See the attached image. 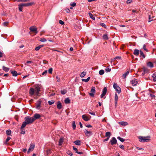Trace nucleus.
<instances>
[{"label": "nucleus", "mask_w": 156, "mask_h": 156, "mask_svg": "<svg viewBox=\"0 0 156 156\" xmlns=\"http://www.w3.org/2000/svg\"><path fill=\"white\" fill-rule=\"evenodd\" d=\"M138 137L139 139V141L141 142H147L151 140V137L150 136L146 137L140 136Z\"/></svg>", "instance_id": "f257e3e1"}, {"label": "nucleus", "mask_w": 156, "mask_h": 156, "mask_svg": "<svg viewBox=\"0 0 156 156\" xmlns=\"http://www.w3.org/2000/svg\"><path fill=\"white\" fill-rule=\"evenodd\" d=\"M24 119L28 124H31L34 121V119H33V117H31L29 116L25 117Z\"/></svg>", "instance_id": "f03ea898"}, {"label": "nucleus", "mask_w": 156, "mask_h": 156, "mask_svg": "<svg viewBox=\"0 0 156 156\" xmlns=\"http://www.w3.org/2000/svg\"><path fill=\"white\" fill-rule=\"evenodd\" d=\"M40 87L39 85H35V94L38 96L40 95L39 91L40 90Z\"/></svg>", "instance_id": "7ed1b4c3"}, {"label": "nucleus", "mask_w": 156, "mask_h": 156, "mask_svg": "<svg viewBox=\"0 0 156 156\" xmlns=\"http://www.w3.org/2000/svg\"><path fill=\"white\" fill-rule=\"evenodd\" d=\"M113 87L118 94H119L121 92V89L116 83H114Z\"/></svg>", "instance_id": "20e7f679"}, {"label": "nucleus", "mask_w": 156, "mask_h": 156, "mask_svg": "<svg viewBox=\"0 0 156 156\" xmlns=\"http://www.w3.org/2000/svg\"><path fill=\"white\" fill-rule=\"evenodd\" d=\"M95 91V88L94 87H92L90 90V93H89L90 96L94 97Z\"/></svg>", "instance_id": "39448f33"}, {"label": "nucleus", "mask_w": 156, "mask_h": 156, "mask_svg": "<svg viewBox=\"0 0 156 156\" xmlns=\"http://www.w3.org/2000/svg\"><path fill=\"white\" fill-rule=\"evenodd\" d=\"M139 54H140V57L142 59L144 58H145V55L142 51L137 50V55Z\"/></svg>", "instance_id": "423d86ee"}, {"label": "nucleus", "mask_w": 156, "mask_h": 156, "mask_svg": "<svg viewBox=\"0 0 156 156\" xmlns=\"http://www.w3.org/2000/svg\"><path fill=\"white\" fill-rule=\"evenodd\" d=\"M143 71L142 73V75H144L145 73H148L149 70L147 68H144L143 69H138V72H141Z\"/></svg>", "instance_id": "0eeeda50"}, {"label": "nucleus", "mask_w": 156, "mask_h": 156, "mask_svg": "<svg viewBox=\"0 0 156 156\" xmlns=\"http://www.w3.org/2000/svg\"><path fill=\"white\" fill-rule=\"evenodd\" d=\"M149 91L150 92L148 93V94L150 95L151 99H154L155 98V96L152 93H154L155 92V91H152L150 89L149 90Z\"/></svg>", "instance_id": "6e6552de"}, {"label": "nucleus", "mask_w": 156, "mask_h": 156, "mask_svg": "<svg viewBox=\"0 0 156 156\" xmlns=\"http://www.w3.org/2000/svg\"><path fill=\"white\" fill-rule=\"evenodd\" d=\"M29 29L31 31L34 32L36 34L38 32L37 31V27L35 26H31L30 27Z\"/></svg>", "instance_id": "1a4fd4ad"}, {"label": "nucleus", "mask_w": 156, "mask_h": 156, "mask_svg": "<svg viewBox=\"0 0 156 156\" xmlns=\"http://www.w3.org/2000/svg\"><path fill=\"white\" fill-rule=\"evenodd\" d=\"M82 117L84 121H87L90 120L91 116H89V117H87L86 115H82Z\"/></svg>", "instance_id": "9d476101"}, {"label": "nucleus", "mask_w": 156, "mask_h": 156, "mask_svg": "<svg viewBox=\"0 0 156 156\" xmlns=\"http://www.w3.org/2000/svg\"><path fill=\"white\" fill-rule=\"evenodd\" d=\"M117 142V140L116 138L114 137H112L110 141V143H111V144L112 145H113L116 144Z\"/></svg>", "instance_id": "9b49d317"}, {"label": "nucleus", "mask_w": 156, "mask_h": 156, "mask_svg": "<svg viewBox=\"0 0 156 156\" xmlns=\"http://www.w3.org/2000/svg\"><path fill=\"white\" fill-rule=\"evenodd\" d=\"M34 147L35 145L34 144H30V147L28 149V151L27 152V153L28 154H29L30 153L31 151H32L34 149Z\"/></svg>", "instance_id": "f8f14e48"}, {"label": "nucleus", "mask_w": 156, "mask_h": 156, "mask_svg": "<svg viewBox=\"0 0 156 156\" xmlns=\"http://www.w3.org/2000/svg\"><path fill=\"white\" fill-rule=\"evenodd\" d=\"M107 91V88L106 87H105L102 90V93L101 95V98H102L106 94Z\"/></svg>", "instance_id": "ddd939ff"}, {"label": "nucleus", "mask_w": 156, "mask_h": 156, "mask_svg": "<svg viewBox=\"0 0 156 156\" xmlns=\"http://www.w3.org/2000/svg\"><path fill=\"white\" fill-rule=\"evenodd\" d=\"M84 131L86 136L88 137L90 136L92 134L91 132L88 131L86 129H85Z\"/></svg>", "instance_id": "4468645a"}, {"label": "nucleus", "mask_w": 156, "mask_h": 156, "mask_svg": "<svg viewBox=\"0 0 156 156\" xmlns=\"http://www.w3.org/2000/svg\"><path fill=\"white\" fill-rule=\"evenodd\" d=\"M22 4L23 6L24 7L31 6L34 4V3L33 2H31L30 3H22Z\"/></svg>", "instance_id": "2eb2a0df"}, {"label": "nucleus", "mask_w": 156, "mask_h": 156, "mask_svg": "<svg viewBox=\"0 0 156 156\" xmlns=\"http://www.w3.org/2000/svg\"><path fill=\"white\" fill-rule=\"evenodd\" d=\"M130 82L133 86H134L136 85V80L135 78H133Z\"/></svg>", "instance_id": "dca6fc26"}, {"label": "nucleus", "mask_w": 156, "mask_h": 156, "mask_svg": "<svg viewBox=\"0 0 156 156\" xmlns=\"http://www.w3.org/2000/svg\"><path fill=\"white\" fill-rule=\"evenodd\" d=\"M41 101H38L36 104V108L39 109L41 106Z\"/></svg>", "instance_id": "f3484780"}, {"label": "nucleus", "mask_w": 156, "mask_h": 156, "mask_svg": "<svg viewBox=\"0 0 156 156\" xmlns=\"http://www.w3.org/2000/svg\"><path fill=\"white\" fill-rule=\"evenodd\" d=\"M41 117V115L38 114H35L34 117L33 119H34V121L37 119H39Z\"/></svg>", "instance_id": "a211bd4d"}, {"label": "nucleus", "mask_w": 156, "mask_h": 156, "mask_svg": "<svg viewBox=\"0 0 156 156\" xmlns=\"http://www.w3.org/2000/svg\"><path fill=\"white\" fill-rule=\"evenodd\" d=\"M30 94L32 95L35 93V90L33 88H30L29 90Z\"/></svg>", "instance_id": "6ab92c4d"}, {"label": "nucleus", "mask_w": 156, "mask_h": 156, "mask_svg": "<svg viewBox=\"0 0 156 156\" xmlns=\"http://www.w3.org/2000/svg\"><path fill=\"white\" fill-rule=\"evenodd\" d=\"M57 108L59 109H60L62 108V106L60 101H58L57 102Z\"/></svg>", "instance_id": "aec40b11"}, {"label": "nucleus", "mask_w": 156, "mask_h": 156, "mask_svg": "<svg viewBox=\"0 0 156 156\" xmlns=\"http://www.w3.org/2000/svg\"><path fill=\"white\" fill-rule=\"evenodd\" d=\"M118 99V97L117 94H115V106H116L117 105Z\"/></svg>", "instance_id": "412c9836"}, {"label": "nucleus", "mask_w": 156, "mask_h": 156, "mask_svg": "<svg viewBox=\"0 0 156 156\" xmlns=\"http://www.w3.org/2000/svg\"><path fill=\"white\" fill-rule=\"evenodd\" d=\"M129 70L127 71L125 73L123 74L122 75V76L123 77V78H126V76L129 74Z\"/></svg>", "instance_id": "4be33fe9"}, {"label": "nucleus", "mask_w": 156, "mask_h": 156, "mask_svg": "<svg viewBox=\"0 0 156 156\" xmlns=\"http://www.w3.org/2000/svg\"><path fill=\"white\" fill-rule=\"evenodd\" d=\"M76 145H80L81 144V141L79 140H76L73 142Z\"/></svg>", "instance_id": "5701e85b"}, {"label": "nucleus", "mask_w": 156, "mask_h": 156, "mask_svg": "<svg viewBox=\"0 0 156 156\" xmlns=\"http://www.w3.org/2000/svg\"><path fill=\"white\" fill-rule=\"evenodd\" d=\"M11 73L13 76H16L18 75L17 72L16 71H12L11 72Z\"/></svg>", "instance_id": "b1692460"}, {"label": "nucleus", "mask_w": 156, "mask_h": 156, "mask_svg": "<svg viewBox=\"0 0 156 156\" xmlns=\"http://www.w3.org/2000/svg\"><path fill=\"white\" fill-rule=\"evenodd\" d=\"M28 124L27 123V122L25 121L22 124V125L21 127V129H22L23 128H24L26 125Z\"/></svg>", "instance_id": "393cba45"}, {"label": "nucleus", "mask_w": 156, "mask_h": 156, "mask_svg": "<svg viewBox=\"0 0 156 156\" xmlns=\"http://www.w3.org/2000/svg\"><path fill=\"white\" fill-rule=\"evenodd\" d=\"M119 124L122 126H126L127 125L128 123L126 122H119Z\"/></svg>", "instance_id": "a878e982"}, {"label": "nucleus", "mask_w": 156, "mask_h": 156, "mask_svg": "<svg viewBox=\"0 0 156 156\" xmlns=\"http://www.w3.org/2000/svg\"><path fill=\"white\" fill-rule=\"evenodd\" d=\"M23 7V6L22 3L19 5V9L20 12H22V9Z\"/></svg>", "instance_id": "bb28decb"}, {"label": "nucleus", "mask_w": 156, "mask_h": 156, "mask_svg": "<svg viewBox=\"0 0 156 156\" xmlns=\"http://www.w3.org/2000/svg\"><path fill=\"white\" fill-rule=\"evenodd\" d=\"M111 135V133L110 132H106L105 134V136L108 137L110 138V136Z\"/></svg>", "instance_id": "cd10ccee"}, {"label": "nucleus", "mask_w": 156, "mask_h": 156, "mask_svg": "<svg viewBox=\"0 0 156 156\" xmlns=\"http://www.w3.org/2000/svg\"><path fill=\"white\" fill-rule=\"evenodd\" d=\"M70 101L69 98H66L64 101L65 103L66 104H69L70 103Z\"/></svg>", "instance_id": "c85d7f7f"}, {"label": "nucleus", "mask_w": 156, "mask_h": 156, "mask_svg": "<svg viewBox=\"0 0 156 156\" xmlns=\"http://www.w3.org/2000/svg\"><path fill=\"white\" fill-rule=\"evenodd\" d=\"M63 141V140L62 138H61L59 139V144L58 145L61 146L62 145V144Z\"/></svg>", "instance_id": "c756f323"}, {"label": "nucleus", "mask_w": 156, "mask_h": 156, "mask_svg": "<svg viewBox=\"0 0 156 156\" xmlns=\"http://www.w3.org/2000/svg\"><path fill=\"white\" fill-rule=\"evenodd\" d=\"M147 66H149L151 68L153 67V63L151 62H149L147 63Z\"/></svg>", "instance_id": "7c9ffc66"}, {"label": "nucleus", "mask_w": 156, "mask_h": 156, "mask_svg": "<svg viewBox=\"0 0 156 156\" xmlns=\"http://www.w3.org/2000/svg\"><path fill=\"white\" fill-rule=\"evenodd\" d=\"M86 73L85 72H82L80 75V77L81 78L83 77L86 75Z\"/></svg>", "instance_id": "2f4dec72"}, {"label": "nucleus", "mask_w": 156, "mask_h": 156, "mask_svg": "<svg viewBox=\"0 0 156 156\" xmlns=\"http://www.w3.org/2000/svg\"><path fill=\"white\" fill-rule=\"evenodd\" d=\"M3 69L5 72H8L9 70V68L4 66L2 67Z\"/></svg>", "instance_id": "473e14b6"}, {"label": "nucleus", "mask_w": 156, "mask_h": 156, "mask_svg": "<svg viewBox=\"0 0 156 156\" xmlns=\"http://www.w3.org/2000/svg\"><path fill=\"white\" fill-rule=\"evenodd\" d=\"M103 38L105 40H107L108 39L107 34H104L103 36Z\"/></svg>", "instance_id": "72a5a7b5"}, {"label": "nucleus", "mask_w": 156, "mask_h": 156, "mask_svg": "<svg viewBox=\"0 0 156 156\" xmlns=\"http://www.w3.org/2000/svg\"><path fill=\"white\" fill-rule=\"evenodd\" d=\"M89 15L90 17L93 20H95V18L93 17V15L90 13H89Z\"/></svg>", "instance_id": "f704fd0d"}, {"label": "nucleus", "mask_w": 156, "mask_h": 156, "mask_svg": "<svg viewBox=\"0 0 156 156\" xmlns=\"http://www.w3.org/2000/svg\"><path fill=\"white\" fill-rule=\"evenodd\" d=\"M61 92L62 94H65L67 92V90L65 89H63L62 90H61Z\"/></svg>", "instance_id": "c9c22d12"}, {"label": "nucleus", "mask_w": 156, "mask_h": 156, "mask_svg": "<svg viewBox=\"0 0 156 156\" xmlns=\"http://www.w3.org/2000/svg\"><path fill=\"white\" fill-rule=\"evenodd\" d=\"M117 138L121 142H123L125 141V139H123L122 138L120 137L119 136H118L117 137Z\"/></svg>", "instance_id": "e433bc0d"}, {"label": "nucleus", "mask_w": 156, "mask_h": 156, "mask_svg": "<svg viewBox=\"0 0 156 156\" xmlns=\"http://www.w3.org/2000/svg\"><path fill=\"white\" fill-rule=\"evenodd\" d=\"M11 139V137H8L6 139V140L5 141V144H8V143H7Z\"/></svg>", "instance_id": "4c0bfd02"}, {"label": "nucleus", "mask_w": 156, "mask_h": 156, "mask_svg": "<svg viewBox=\"0 0 156 156\" xmlns=\"http://www.w3.org/2000/svg\"><path fill=\"white\" fill-rule=\"evenodd\" d=\"M104 73H105V71H104V70H103V69L100 70L99 72V74L100 75H102L103 74H104Z\"/></svg>", "instance_id": "58836bf2"}, {"label": "nucleus", "mask_w": 156, "mask_h": 156, "mask_svg": "<svg viewBox=\"0 0 156 156\" xmlns=\"http://www.w3.org/2000/svg\"><path fill=\"white\" fill-rule=\"evenodd\" d=\"M11 131L10 129L7 130L6 131V133L8 135H10L11 134Z\"/></svg>", "instance_id": "ea45409f"}, {"label": "nucleus", "mask_w": 156, "mask_h": 156, "mask_svg": "<svg viewBox=\"0 0 156 156\" xmlns=\"http://www.w3.org/2000/svg\"><path fill=\"white\" fill-rule=\"evenodd\" d=\"M54 102H55L54 101L52 100L51 101H48V104L49 105H51L52 104H54Z\"/></svg>", "instance_id": "a19ab883"}, {"label": "nucleus", "mask_w": 156, "mask_h": 156, "mask_svg": "<svg viewBox=\"0 0 156 156\" xmlns=\"http://www.w3.org/2000/svg\"><path fill=\"white\" fill-rule=\"evenodd\" d=\"M100 25L105 28H106V26L105 24H104V23H100Z\"/></svg>", "instance_id": "79ce46f5"}, {"label": "nucleus", "mask_w": 156, "mask_h": 156, "mask_svg": "<svg viewBox=\"0 0 156 156\" xmlns=\"http://www.w3.org/2000/svg\"><path fill=\"white\" fill-rule=\"evenodd\" d=\"M72 126L73 129H75L76 127L75 121H73L72 123Z\"/></svg>", "instance_id": "37998d69"}, {"label": "nucleus", "mask_w": 156, "mask_h": 156, "mask_svg": "<svg viewBox=\"0 0 156 156\" xmlns=\"http://www.w3.org/2000/svg\"><path fill=\"white\" fill-rule=\"evenodd\" d=\"M67 154L70 155V156H72L73 155V153L72 152L69 151H68L67 152Z\"/></svg>", "instance_id": "c03bdc74"}, {"label": "nucleus", "mask_w": 156, "mask_h": 156, "mask_svg": "<svg viewBox=\"0 0 156 156\" xmlns=\"http://www.w3.org/2000/svg\"><path fill=\"white\" fill-rule=\"evenodd\" d=\"M9 22H5L3 23V25L5 27L7 26Z\"/></svg>", "instance_id": "a18cd8bd"}, {"label": "nucleus", "mask_w": 156, "mask_h": 156, "mask_svg": "<svg viewBox=\"0 0 156 156\" xmlns=\"http://www.w3.org/2000/svg\"><path fill=\"white\" fill-rule=\"evenodd\" d=\"M70 5L74 7L76 5V3H75L74 2H73L71 3L70 4Z\"/></svg>", "instance_id": "49530a36"}, {"label": "nucleus", "mask_w": 156, "mask_h": 156, "mask_svg": "<svg viewBox=\"0 0 156 156\" xmlns=\"http://www.w3.org/2000/svg\"><path fill=\"white\" fill-rule=\"evenodd\" d=\"M42 42H46L47 40L46 39L44 38H40V40Z\"/></svg>", "instance_id": "de8ad7c7"}, {"label": "nucleus", "mask_w": 156, "mask_h": 156, "mask_svg": "<svg viewBox=\"0 0 156 156\" xmlns=\"http://www.w3.org/2000/svg\"><path fill=\"white\" fill-rule=\"evenodd\" d=\"M152 77L153 78V80L154 81H156V75L155 74H153Z\"/></svg>", "instance_id": "09e8293b"}, {"label": "nucleus", "mask_w": 156, "mask_h": 156, "mask_svg": "<svg viewBox=\"0 0 156 156\" xmlns=\"http://www.w3.org/2000/svg\"><path fill=\"white\" fill-rule=\"evenodd\" d=\"M105 71L106 72H109L110 71H111V69L110 68H106L105 69Z\"/></svg>", "instance_id": "8fccbe9b"}, {"label": "nucleus", "mask_w": 156, "mask_h": 156, "mask_svg": "<svg viewBox=\"0 0 156 156\" xmlns=\"http://www.w3.org/2000/svg\"><path fill=\"white\" fill-rule=\"evenodd\" d=\"M52 70L53 69L52 68H50L48 70L49 73L50 74H51L52 73Z\"/></svg>", "instance_id": "3c124183"}, {"label": "nucleus", "mask_w": 156, "mask_h": 156, "mask_svg": "<svg viewBox=\"0 0 156 156\" xmlns=\"http://www.w3.org/2000/svg\"><path fill=\"white\" fill-rule=\"evenodd\" d=\"M47 73V70H45L44 72H43L42 75H46Z\"/></svg>", "instance_id": "603ef678"}, {"label": "nucleus", "mask_w": 156, "mask_h": 156, "mask_svg": "<svg viewBox=\"0 0 156 156\" xmlns=\"http://www.w3.org/2000/svg\"><path fill=\"white\" fill-rule=\"evenodd\" d=\"M59 23L61 25H63L64 23V22L63 21H62V20H59Z\"/></svg>", "instance_id": "864d4df0"}, {"label": "nucleus", "mask_w": 156, "mask_h": 156, "mask_svg": "<svg viewBox=\"0 0 156 156\" xmlns=\"http://www.w3.org/2000/svg\"><path fill=\"white\" fill-rule=\"evenodd\" d=\"M47 154H50L51 153V149H48L47 150Z\"/></svg>", "instance_id": "5fc2aeb1"}, {"label": "nucleus", "mask_w": 156, "mask_h": 156, "mask_svg": "<svg viewBox=\"0 0 156 156\" xmlns=\"http://www.w3.org/2000/svg\"><path fill=\"white\" fill-rule=\"evenodd\" d=\"M40 48H40V47H39V46H38L36 47L35 48V50L36 51H37L39 50Z\"/></svg>", "instance_id": "6e6d98bb"}, {"label": "nucleus", "mask_w": 156, "mask_h": 156, "mask_svg": "<svg viewBox=\"0 0 156 156\" xmlns=\"http://www.w3.org/2000/svg\"><path fill=\"white\" fill-rule=\"evenodd\" d=\"M22 131L21 133V134H24L25 133V132L24 130V129H22Z\"/></svg>", "instance_id": "4d7b16f0"}, {"label": "nucleus", "mask_w": 156, "mask_h": 156, "mask_svg": "<svg viewBox=\"0 0 156 156\" xmlns=\"http://www.w3.org/2000/svg\"><path fill=\"white\" fill-rule=\"evenodd\" d=\"M89 113L91 115H95V113L94 112H89Z\"/></svg>", "instance_id": "13d9d810"}, {"label": "nucleus", "mask_w": 156, "mask_h": 156, "mask_svg": "<svg viewBox=\"0 0 156 156\" xmlns=\"http://www.w3.org/2000/svg\"><path fill=\"white\" fill-rule=\"evenodd\" d=\"M32 62L31 61H28L25 63V65H27V64L30 63Z\"/></svg>", "instance_id": "bf43d9fd"}, {"label": "nucleus", "mask_w": 156, "mask_h": 156, "mask_svg": "<svg viewBox=\"0 0 156 156\" xmlns=\"http://www.w3.org/2000/svg\"><path fill=\"white\" fill-rule=\"evenodd\" d=\"M73 150L76 151V152L77 151V149L75 147L73 146Z\"/></svg>", "instance_id": "052dcab7"}, {"label": "nucleus", "mask_w": 156, "mask_h": 156, "mask_svg": "<svg viewBox=\"0 0 156 156\" xmlns=\"http://www.w3.org/2000/svg\"><path fill=\"white\" fill-rule=\"evenodd\" d=\"M143 48L144 50L146 51H148V50L146 48L145 45H144L143 46Z\"/></svg>", "instance_id": "680f3d73"}, {"label": "nucleus", "mask_w": 156, "mask_h": 156, "mask_svg": "<svg viewBox=\"0 0 156 156\" xmlns=\"http://www.w3.org/2000/svg\"><path fill=\"white\" fill-rule=\"evenodd\" d=\"M85 126L87 127H88V128H90V127H92V126L91 125H85Z\"/></svg>", "instance_id": "e2e57ef3"}, {"label": "nucleus", "mask_w": 156, "mask_h": 156, "mask_svg": "<svg viewBox=\"0 0 156 156\" xmlns=\"http://www.w3.org/2000/svg\"><path fill=\"white\" fill-rule=\"evenodd\" d=\"M82 80L83 81H84V82H87L88 81L87 79H83Z\"/></svg>", "instance_id": "0e129e2a"}, {"label": "nucleus", "mask_w": 156, "mask_h": 156, "mask_svg": "<svg viewBox=\"0 0 156 156\" xmlns=\"http://www.w3.org/2000/svg\"><path fill=\"white\" fill-rule=\"evenodd\" d=\"M133 54L135 55H136V49H135L134 51Z\"/></svg>", "instance_id": "69168bd1"}, {"label": "nucleus", "mask_w": 156, "mask_h": 156, "mask_svg": "<svg viewBox=\"0 0 156 156\" xmlns=\"http://www.w3.org/2000/svg\"><path fill=\"white\" fill-rule=\"evenodd\" d=\"M132 0H128L126 1V3H130L132 2Z\"/></svg>", "instance_id": "338daca9"}, {"label": "nucleus", "mask_w": 156, "mask_h": 156, "mask_svg": "<svg viewBox=\"0 0 156 156\" xmlns=\"http://www.w3.org/2000/svg\"><path fill=\"white\" fill-rule=\"evenodd\" d=\"M119 147L122 149H124V146L123 145H120L119 146Z\"/></svg>", "instance_id": "774afa93"}]
</instances>
